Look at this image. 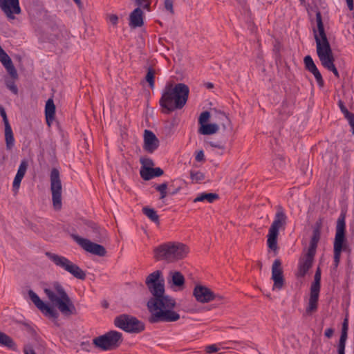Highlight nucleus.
<instances>
[{
    "label": "nucleus",
    "mask_w": 354,
    "mask_h": 354,
    "mask_svg": "<svg viewBox=\"0 0 354 354\" xmlns=\"http://www.w3.org/2000/svg\"><path fill=\"white\" fill-rule=\"evenodd\" d=\"M162 272L156 270L146 279V284L153 297L147 302L151 313V323L174 322L180 319V315L173 309L176 306L174 299L165 295L164 280H160Z\"/></svg>",
    "instance_id": "1"
},
{
    "label": "nucleus",
    "mask_w": 354,
    "mask_h": 354,
    "mask_svg": "<svg viewBox=\"0 0 354 354\" xmlns=\"http://www.w3.org/2000/svg\"><path fill=\"white\" fill-rule=\"evenodd\" d=\"M189 93V87L185 84H167L162 91L160 105L167 113L180 109L185 105Z\"/></svg>",
    "instance_id": "2"
},
{
    "label": "nucleus",
    "mask_w": 354,
    "mask_h": 354,
    "mask_svg": "<svg viewBox=\"0 0 354 354\" xmlns=\"http://www.w3.org/2000/svg\"><path fill=\"white\" fill-rule=\"evenodd\" d=\"M44 291L51 304L65 316L77 314V309L63 286L59 282H53Z\"/></svg>",
    "instance_id": "3"
},
{
    "label": "nucleus",
    "mask_w": 354,
    "mask_h": 354,
    "mask_svg": "<svg viewBox=\"0 0 354 354\" xmlns=\"http://www.w3.org/2000/svg\"><path fill=\"white\" fill-rule=\"evenodd\" d=\"M187 247L178 242L162 243L153 250L154 258L157 261L174 262L185 258L188 254Z\"/></svg>",
    "instance_id": "4"
},
{
    "label": "nucleus",
    "mask_w": 354,
    "mask_h": 354,
    "mask_svg": "<svg viewBox=\"0 0 354 354\" xmlns=\"http://www.w3.org/2000/svg\"><path fill=\"white\" fill-rule=\"evenodd\" d=\"M346 213L342 212L337 221L336 232L333 242V268L336 269L340 262L341 254L348 249L346 237Z\"/></svg>",
    "instance_id": "5"
},
{
    "label": "nucleus",
    "mask_w": 354,
    "mask_h": 354,
    "mask_svg": "<svg viewBox=\"0 0 354 354\" xmlns=\"http://www.w3.org/2000/svg\"><path fill=\"white\" fill-rule=\"evenodd\" d=\"M276 214L274 215V221L271 224L267 239L268 247L276 251L278 249L277 238L279 236V231L280 229L284 230L287 224L288 216H286L284 209L281 205L276 207Z\"/></svg>",
    "instance_id": "6"
},
{
    "label": "nucleus",
    "mask_w": 354,
    "mask_h": 354,
    "mask_svg": "<svg viewBox=\"0 0 354 354\" xmlns=\"http://www.w3.org/2000/svg\"><path fill=\"white\" fill-rule=\"evenodd\" d=\"M316 22L317 31L314 28L313 33L316 41L317 56L319 57L331 53L333 51L325 32L322 14L319 10H317L316 13Z\"/></svg>",
    "instance_id": "7"
},
{
    "label": "nucleus",
    "mask_w": 354,
    "mask_h": 354,
    "mask_svg": "<svg viewBox=\"0 0 354 354\" xmlns=\"http://www.w3.org/2000/svg\"><path fill=\"white\" fill-rule=\"evenodd\" d=\"M122 341V334L121 333L111 330L93 339V344L96 348L106 351L117 348L120 346Z\"/></svg>",
    "instance_id": "8"
},
{
    "label": "nucleus",
    "mask_w": 354,
    "mask_h": 354,
    "mask_svg": "<svg viewBox=\"0 0 354 354\" xmlns=\"http://www.w3.org/2000/svg\"><path fill=\"white\" fill-rule=\"evenodd\" d=\"M46 255L56 266L68 272L74 277L81 280L85 279L86 273L84 271L66 257L51 252H46Z\"/></svg>",
    "instance_id": "9"
},
{
    "label": "nucleus",
    "mask_w": 354,
    "mask_h": 354,
    "mask_svg": "<svg viewBox=\"0 0 354 354\" xmlns=\"http://www.w3.org/2000/svg\"><path fill=\"white\" fill-rule=\"evenodd\" d=\"M321 276L322 270L321 268L318 267L314 275V280L310 285L308 305L306 309V313L308 315H310L312 313L317 310L321 289Z\"/></svg>",
    "instance_id": "10"
},
{
    "label": "nucleus",
    "mask_w": 354,
    "mask_h": 354,
    "mask_svg": "<svg viewBox=\"0 0 354 354\" xmlns=\"http://www.w3.org/2000/svg\"><path fill=\"white\" fill-rule=\"evenodd\" d=\"M50 182L53 207L55 209H60L62 207V185L60 173L57 168L51 169Z\"/></svg>",
    "instance_id": "11"
},
{
    "label": "nucleus",
    "mask_w": 354,
    "mask_h": 354,
    "mask_svg": "<svg viewBox=\"0 0 354 354\" xmlns=\"http://www.w3.org/2000/svg\"><path fill=\"white\" fill-rule=\"evenodd\" d=\"M115 325L129 333H140L145 329V325L137 318L128 315H122L117 317L114 321Z\"/></svg>",
    "instance_id": "12"
},
{
    "label": "nucleus",
    "mask_w": 354,
    "mask_h": 354,
    "mask_svg": "<svg viewBox=\"0 0 354 354\" xmlns=\"http://www.w3.org/2000/svg\"><path fill=\"white\" fill-rule=\"evenodd\" d=\"M28 295L36 307L47 317L56 320L59 313L53 307L44 303L39 296L32 290L28 291Z\"/></svg>",
    "instance_id": "13"
},
{
    "label": "nucleus",
    "mask_w": 354,
    "mask_h": 354,
    "mask_svg": "<svg viewBox=\"0 0 354 354\" xmlns=\"http://www.w3.org/2000/svg\"><path fill=\"white\" fill-rule=\"evenodd\" d=\"M211 115L207 111L202 112L198 118V133L201 135H212L219 130V126L216 124H209Z\"/></svg>",
    "instance_id": "14"
},
{
    "label": "nucleus",
    "mask_w": 354,
    "mask_h": 354,
    "mask_svg": "<svg viewBox=\"0 0 354 354\" xmlns=\"http://www.w3.org/2000/svg\"><path fill=\"white\" fill-rule=\"evenodd\" d=\"M75 241L86 251L100 256V257H104L106 253V249L104 246L99 245L97 243H95L91 242V241L84 239L82 237H80L78 236H73Z\"/></svg>",
    "instance_id": "15"
},
{
    "label": "nucleus",
    "mask_w": 354,
    "mask_h": 354,
    "mask_svg": "<svg viewBox=\"0 0 354 354\" xmlns=\"http://www.w3.org/2000/svg\"><path fill=\"white\" fill-rule=\"evenodd\" d=\"M0 8L8 20H14L15 15L21 12L19 0H0Z\"/></svg>",
    "instance_id": "16"
},
{
    "label": "nucleus",
    "mask_w": 354,
    "mask_h": 354,
    "mask_svg": "<svg viewBox=\"0 0 354 354\" xmlns=\"http://www.w3.org/2000/svg\"><path fill=\"white\" fill-rule=\"evenodd\" d=\"M281 266V261L275 259L272 266V279L274 281L273 290L275 288L281 290L284 285V278Z\"/></svg>",
    "instance_id": "17"
},
{
    "label": "nucleus",
    "mask_w": 354,
    "mask_h": 354,
    "mask_svg": "<svg viewBox=\"0 0 354 354\" xmlns=\"http://www.w3.org/2000/svg\"><path fill=\"white\" fill-rule=\"evenodd\" d=\"M159 146V140L156 135L150 130H145L144 132V149L149 152L153 153Z\"/></svg>",
    "instance_id": "18"
},
{
    "label": "nucleus",
    "mask_w": 354,
    "mask_h": 354,
    "mask_svg": "<svg viewBox=\"0 0 354 354\" xmlns=\"http://www.w3.org/2000/svg\"><path fill=\"white\" fill-rule=\"evenodd\" d=\"M196 299L201 303H207L214 299V292L208 288L203 286H196L194 290Z\"/></svg>",
    "instance_id": "19"
},
{
    "label": "nucleus",
    "mask_w": 354,
    "mask_h": 354,
    "mask_svg": "<svg viewBox=\"0 0 354 354\" xmlns=\"http://www.w3.org/2000/svg\"><path fill=\"white\" fill-rule=\"evenodd\" d=\"M348 313L346 310L345 318L344 319L341 335L338 344L337 354H345L346 342L348 338Z\"/></svg>",
    "instance_id": "20"
},
{
    "label": "nucleus",
    "mask_w": 354,
    "mask_h": 354,
    "mask_svg": "<svg viewBox=\"0 0 354 354\" xmlns=\"http://www.w3.org/2000/svg\"><path fill=\"white\" fill-rule=\"evenodd\" d=\"M315 254L307 252L299 262V276L304 277L313 266Z\"/></svg>",
    "instance_id": "21"
},
{
    "label": "nucleus",
    "mask_w": 354,
    "mask_h": 354,
    "mask_svg": "<svg viewBox=\"0 0 354 354\" xmlns=\"http://www.w3.org/2000/svg\"><path fill=\"white\" fill-rule=\"evenodd\" d=\"M168 283L173 289L180 290L183 288L185 278L180 272L171 271L169 274Z\"/></svg>",
    "instance_id": "22"
},
{
    "label": "nucleus",
    "mask_w": 354,
    "mask_h": 354,
    "mask_svg": "<svg viewBox=\"0 0 354 354\" xmlns=\"http://www.w3.org/2000/svg\"><path fill=\"white\" fill-rule=\"evenodd\" d=\"M319 59L325 68L332 71L337 78H339V72L334 64L335 58L333 53L319 57Z\"/></svg>",
    "instance_id": "23"
},
{
    "label": "nucleus",
    "mask_w": 354,
    "mask_h": 354,
    "mask_svg": "<svg viewBox=\"0 0 354 354\" xmlns=\"http://www.w3.org/2000/svg\"><path fill=\"white\" fill-rule=\"evenodd\" d=\"M144 12L140 8L133 10L129 15V26L131 28L141 27L143 25Z\"/></svg>",
    "instance_id": "24"
},
{
    "label": "nucleus",
    "mask_w": 354,
    "mask_h": 354,
    "mask_svg": "<svg viewBox=\"0 0 354 354\" xmlns=\"http://www.w3.org/2000/svg\"><path fill=\"white\" fill-rule=\"evenodd\" d=\"M28 168V163L26 160H22L18 168L17 174L14 178L12 187L15 189L19 188L21 182L26 174Z\"/></svg>",
    "instance_id": "25"
},
{
    "label": "nucleus",
    "mask_w": 354,
    "mask_h": 354,
    "mask_svg": "<svg viewBox=\"0 0 354 354\" xmlns=\"http://www.w3.org/2000/svg\"><path fill=\"white\" fill-rule=\"evenodd\" d=\"M55 106L53 99H48L46 103L45 106V116L47 124L50 125V122H52L55 119Z\"/></svg>",
    "instance_id": "26"
},
{
    "label": "nucleus",
    "mask_w": 354,
    "mask_h": 354,
    "mask_svg": "<svg viewBox=\"0 0 354 354\" xmlns=\"http://www.w3.org/2000/svg\"><path fill=\"white\" fill-rule=\"evenodd\" d=\"M4 134L6 149L10 151L15 146V138L10 125L5 127Z\"/></svg>",
    "instance_id": "27"
},
{
    "label": "nucleus",
    "mask_w": 354,
    "mask_h": 354,
    "mask_svg": "<svg viewBox=\"0 0 354 354\" xmlns=\"http://www.w3.org/2000/svg\"><path fill=\"white\" fill-rule=\"evenodd\" d=\"M223 130L225 132L224 136L230 138H232L234 135V129L232 125L231 121L229 118L225 115L223 112Z\"/></svg>",
    "instance_id": "28"
},
{
    "label": "nucleus",
    "mask_w": 354,
    "mask_h": 354,
    "mask_svg": "<svg viewBox=\"0 0 354 354\" xmlns=\"http://www.w3.org/2000/svg\"><path fill=\"white\" fill-rule=\"evenodd\" d=\"M219 196L216 194L213 193H201L197 196L196 198L194 199V203L201 202L204 201H207L209 203H212L215 200L218 199Z\"/></svg>",
    "instance_id": "29"
},
{
    "label": "nucleus",
    "mask_w": 354,
    "mask_h": 354,
    "mask_svg": "<svg viewBox=\"0 0 354 354\" xmlns=\"http://www.w3.org/2000/svg\"><path fill=\"white\" fill-rule=\"evenodd\" d=\"M321 238V234L319 233H314L313 232L310 241V245L308 249V252L315 254H316V250L317 248L318 243Z\"/></svg>",
    "instance_id": "30"
},
{
    "label": "nucleus",
    "mask_w": 354,
    "mask_h": 354,
    "mask_svg": "<svg viewBox=\"0 0 354 354\" xmlns=\"http://www.w3.org/2000/svg\"><path fill=\"white\" fill-rule=\"evenodd\" d=\"M321 238V234L319 233H314L313 232L310 241V245L308 249V252L315 254H316V250L317 248L318 243Z\"/></svg>",
    "instance_id": "31"
},
{
    "label": "nucleus",
    "mask_w": 354,
    "mask_h": 354,
    "mask_svg": "<svg viewBox=\"0 0 354 354\" xmlns=\"http://www.w3.org/2000/svg\"><path fill=\"white\" fill-rule=\"evenodd\" d=\"M0 344L15 350L16 345L12 339L6 334L0 331Z\"/></svg>",
    "instance_id": "32"
},
{
    "label": "nucleus",
    "mask_w": 354,
    "mask_h": 354,
    "mask_svg": "<svg viewBox=\"0 0 354 354\" xmlns=\"http://www.w3.org/2000/svg\"><path fill=\"white\" fill-rule=\"evenodd\" d=\"M143 214L147 216L151 221L154 223H158L159 216L157 212L152 208L145 207L142 208Z\"/></svg>",
    "instance_id": "33"
},
{
    "label": "nucleus",
    "mask_w": 354,
    "mask_h": 354,
    "mask_svg": "<svg viewBox=\"0 0 354 354\" xmlns=\"http://www.w3.org/2000/svg\"><path fill=\"white\" fill-rule=\"evenodd\" d=\"M304 62L306 70L309 72L312 73L317 69V67L310 55H306L304 59Z\"/></svg>",
    "instance_id": "34"
},
{
    "label": "nucleus",
    "mask_w": 354,
    "mask_h": 354,
    "mask_svg": "<svg viewBox=\"0 0 354 354\" xmlns=\"http://www.w3.org/2000/svg\"><path fill=\"white\" fill-rule=\"evenodd\" d=\"M190 178L193 183H200L205 179L203 173L199 171H191Z\"/></svg>",
    "instance_id": "35"
},
{
    "label": "nucleus",
    "mask_w": 354,
    "mask_h": 354,
    "mask_svg": "<svg viewBox=\"0 0 354 354\" xmlns=\"http://www.w3.org/2000/svg\"><path fill=\"white\" fill-rule=\"evenodd\" d=\"M338 106L342 113L344 114L345 118H346L348 120L354 117V113L348 111V110L344 105V103L342 100H339L338 102Z\"/></svg>",
    "instance_id": "36"
},
{
    "label": "nucleus",
    "mask_w": 354,
    "mask_h": 354,
    "mask_svg": "<svg viewBox=\"0 0 354 354\" xmlns=\"http://www.w3.org/2000/svg\"><path fill=\"white\" fill-rule=\"evenodd\" d=\"M154 76H155V71L152 68H149L145 80L149 83L150 87L153 88L154 87Z\"/></svg>",
    "instance_id": "37"
},
{
    "label": "nucleus",
    "mask_w": 354,
    "mask_h": 354,
    "mask_svg": "<svg viewBox=\"0 0 354 354\" xmlns=\"http://www.w3.org/2000/svg\"><path fill=\"white\" fill-rule=\"evenodd\" d=\"M152 168H143L140 170L141 177L146 180H149L153 178V172L151 171Z\"/></svg>",
    "instance_id": "38"
},
{
    "label": "nucleus",
    "mask_w": 354,
    "mask_h": 354,
    "mask_svg": "<svg viewBox=\"0 0 354 354\" xmlns=\"http://www.w3.org/2000/svg\"><path fill=\"white\" fill-rule=\"evenodd\" d=\"M311 73L313 74V75L317 82L318 86L319 87H323L324 85V81L322 74L320 73L318 68L317 70H315V71H313Z\"/></svg>",
    "instance_id": "39"
},
{
    "label": "nucleus",
    "mask_w": 354,
    "mask_h": 354,
    "mask_svg": "<svg viewBox=\"0 0 354 354\" xmlns=\"http://www.w3.org/2000/svg\"><path fill=\"white\" fill-rule=\"evenodd\" d=\"M167 183H162L156 187V190L160 193V199H163L167 196Z\"/></svg>",
    "instance_id": "40"
},
{
    "label": "nucleus",
    "mask_w": 354,
    "mask_h": 354,
    "mask_svg": "<svg viewBox=\"0 0 354 354\" xmlns=\"http://www.w3.org/2000/svg\"><path fill=\"white\" fill-rule=\"evenodd\" d=\"M323 225V219L322 218H319L315 223L313 232L321 234V230Z\"/></svg>",
    "instance_id": "41"
},
{
    "label": "nucleus",
    "mask_w": 354,
    "mask_h": 354,
    "mask_svg": "<svg viewBox=\"0 0 354 354\" xmlns=\"http://www.w3.org/2000/svg\"><path fill=\"white\" fill-rule=\"evenodd\" d=\"M285 165L284 159L282 156H279L274 160V165L277 169H281Z\"/></svg>",
    "instance_id": "42"
},
{
    "label": "nucleus",
    "mask_w": 354,
    "mask_h": 354,
    "mask_svg": "<svg viewBox=\"0 0 354 354\" xmlns=\"http://www.w3.org/2000/svg\"><path fill=\"white\" fill-rule=\"evenodd\" d=\"M312 3L313 4L314 10L316 13H317V10H319V7H321L323 8H325V6H324L325 2L324 0H312Z\"/></svg>",
    "instance_id": "43"
},
{
    "label": "nucleus",
    "mask_w": 354,
    "mask_h": 354,
    "mask_svg": "<svg viewBox=\"0 0 354 354\" xmlns=\"http://www.w3.org/2000/svg\"><path fill=\"white\" fill-rule=\"evenodd\" d=\"M0 114H1V117L3 118L4 126L6 127V126L10 125L8 122L6 113L4 109L1 106H0Z\"/></svg>",
    "instance_id": "44"
},
{
    "label": "nucleus",
    "mask_w": 354,
    "mask_h": 354,
    "mask_svg": "<svg viewBox=\"0 0 354 354\" xmlns=\"http://www.w3.org/2000/svg\"><path fill=\"white\" fill-rule=\"evenodd\" d=\"M173 0H165V8L167 10L169 11L171 13L174 12L173 8Z\"/></svg>",
    "instance_id": "45"
},
{
    "label": "nucleus",
    "mask_w": 354,
    "mask_h": 354,
    "mask_svg": "<svg viewBox=\"0 0 354 354\" xmlns=\"http://www.w3.org/2000/svg\"><path fill=\"white\" fill-rule=\"evenodd\" d=\"M7 85V87L15 94H17V92H18V89H17V86L15 84L14 82H7L6 84Z\"/></svg>",
    "instance_id": "46"
},
{
    "label": "nucleus",
    "mask_w": 354,
    "mask_h": 354,
    "mask_svg": "<svg viewBox=\"0 0 354 354\" xmlns=\"http://www.w3.org/2000/svg\"><path fill=\"white\" fill-rule=\"evenodd\" d=\"M195 159L197 162H201L205 160V155L203 150L197 151Z\"/></svg>",
    "instance_id": "47"
},
{
    "label": "nucleus",
    "mask_w": 354,
    "mask_h": 354,
    "mask_svg": "<svg viewBox=\"0 0 354 354\" xmlns=\"http://www.w3.org/2000/svg\"><path fill=\"white\" fill-rule=\"evenodd\" d=\"M151 171L153 172V178L160 176L163 174V171L159 167L152 168Z\"/></svg>",
    "instance_id": "48"
},
{
    "label": "nucleus",
    "mask_w": 354,
    "mask_h": 354,
    "mask_svg": "<svg viewBox=\"0 0 354 354\" xmlns=\"http://www.w3.org/2000/svg\"><path fill=\"white\" fill-rule=\"evenodd\" d=\"M218 351V348L215 344H212L206 347V352L212 353Z\"/></svg>",
    "instance_id": "49"
},
{
    "label": "nucleus",
    "mask_w": 354,
    "mask_h": 354,
    "mask_svg": "<svg viewBox=\"0 0 354 354\" xmlns=\"http://www.w3.org/2000/svg\"><path fill=\"white\" fill-rule=\"evenodd\" d=\"M24 354H35V352L33 350V348L29 345H26L24 346Z\"/></svg>",
    "instance_id": "50"
},
{
    "label": "nucleus",
    "mask_w": 354,
    "mask_h": 354,
    "mask_svg": "<svg viewBox=\"0 0 354 354\" xmlns=\"http://www.w3.org/2000/svg\"><path fill=\"white\" fill-rule=\"evenodd\" d=\"M334 333V329L332 328H327L324 332V335L327 338H330L333 335Z\"/></svg>",
    "instance_id": "51"
},
{
    "label": "nucleus",
    "mask_w": 354,
    "mask_h": 354,
    "mask_svg": "<svg viewBox=\"0 0 354 354\" xmlns=\"http://www.w3.org/2000/svg\"><path fill=\"white\" fill-rule=\"evenodd\" d=\"M109 21L110 22L113 24V25H115L117 24L118 21V17L117 15H111L109 17Z\"/></svg>",
    "instance_id": "52"
},
{
    "label": "nucleus",
    "mask_w": 354,
    "mask_h": 354,
    "mask_svg": "<svg viewBox=\"0 0 354 354\" xmlns=\"http://www.w3.org/2000/svg\"><path fill=\"white\" fill-rule=\"evenodd\" d=\"M206 143L212 147L220 148V145L218 142H215L211 140H207Z\"/></svg>",
    "instance_id": "53"
},
{
    "label": "nucleus",
    "mask_w": 354,
    "mask_h": 354,
    "mask_svg": "<svg viewBox=\"0 0 354 354\" xmlns=\"http://www.w3.org/2000/svg\"><path fill=\"white\" fill-rule=\"evenodd\" d=\"M349 10L352 11L354 8L353 0H346Z\"/></svg>",
    "instance_id": "54"
},
{
    "label": "nucleus",
    "mask_w": 354,
    "mask_h": 354,
    "mask_svg": "<svg viewBox=\"0 0 354 354\" xmlns=\"http://www.w3.org/2000/svg\"><path fill=\"white\" fill-rule=\"evenodd\" d=\"M351 127V131L354 130V117L348 120Z\"/></svg>",
    "instance_id": "55"
},
{
    "label": "nucleus",
    "mask_w": 354,
    "mask_h": 354,
    "mask_svg": "<svg viewBox=\"0 0 354 354\" xmlns=\"http://www.w3.org/2000/svg\"><path fill=\"white\" fill-rule=\"evenodd\" d=\"M73 1H74V2L77 4V6L78 7H80V8H81V7H82V3L81 0H73Z\"/></svg>",
    "instance_id": "56"
},
{
    "label": "nucleus",
    "mask_w": 354,
    "mask_h": 354,
    "mask_svg": "<svg viewBox=\"0 0 354 354\" xmlns=\"http://www.w3.org/2000/svg\"><path fill=\"white\" fill-rule=\"evenodd\" d=\"M179 189H173V191L170 193L171 195L176 194L178 192Z\"/></svg>",
    "instance_id": "57"
},
{
    "label": "nucleus",
    "mask_w": 354,
    "mask_h": 354,
    "mask_svg": "<svg viewBox=\"0 0 354 354\" xmlns=\"http://www.w3.org/2000/svg\"><path fill=\"white\" fill-rule=\"evenodd\" d=\"M229 348H230L229 346H225V343H223V346H222L223 350V349H227Z\"/></svg>",
    "instance_id": "58"
},
{
    "label": "nucleus",
    "mask_w": 354,
    "mask_h": 354,
    "mask_svg": "<svg viewBox=\"0 0 354 354\" xmlns=\"http://www.w3.org/2000/svg\"><path fill=\"white\" fill-rule=\"evenodd\" d=\"M300 1L301 5H304L306 3V0H299Z\"/></svg>",
    "instance_id": "59"
},
{
    "label": "nucleus",
    "mask_w": 354,
    "mask_h": 354,
    "mask_svg": "<svg viewBox=\"0 0 354 354\" xmlns=\"http://www.w3.org/2000/svg\"><path fill=\"white\" fill-rule=\"evenodd\" d=\"M207 85L208 88H212L213 87V85H212V83H208Z\"/></svg>",
    "instance_id": "60"
},
{
    "label": "nucleus",
    "mask_w": 354,
    "mask_h": 354,
    "mask_svg": "<svg viewBox=\"0 0 354 354\" xmlns=\"http://www.w3.org/2000/svg\"><path fill=\"white\" fill-rule=\"evenodd\" d=\"M352 133L354 135V129L352 131Z\"/></svg>",
    "instance_id": "61"
}]
</instances>
